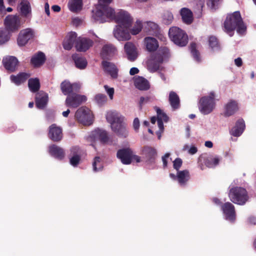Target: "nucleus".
Here are the masks:
<instances>
[{
    "mask_svg": "<svg viewBox=\"0 0 256 256\" xmlns=\"http://www.w3.org/2000/svg\"><path fill=\"white\" fill-rule=\"evenodd\" d=\"M135 86L140 90H146L150 88L148 81L142 76L136 78L134 80Z\"/></svg>",
    "mask_w": 256,
    "mask_h": 256,
    "instance_id": "c9c22d12",
    "label": "nucleus"
},
{
    "mask_svg": "<svg viewBox=\"0 0 256 256\" xmlns=\"http://www.w3.org/2000/svg\"><path fill=\"white\" fill-rule=\"evenodd\" d=\"M48 102V96L46 94L36 97V105L40 109H43L46 105Z\"/></svg>",
    "mask_w": 256,
    "mask_h": 256,
    "instance_id": "37998d69",
    "label": "nucleus"
},
{
    "mask_svg": "<svg viewBox=\"0 0 256 256\" xmlns=\"http://www.w3.org/2000/svg\"><path fill=\"white\" fill-rule=\"evenodd\" d=\"M104 89L108 94L110 98L112 100L114 94V88H109L107 85L104 86Z\"/></svg>",
    "mask_w": 256,
    "mask_h": 256,
    "instance_id": "6e6d98bb",
    "label": "nucleus"
},
{
    "mask_svg": "<svg viewBox=\"0 0 256 256\" xmlns=\"http://www.w3.org/2000/svg\"><path fill=\"white\" fill-rule=\"evenodd\" d=\"M4 24L6 29L8 32H14L20 26V20L19 16L14 15H8L4 19Z\"/></svg>",
    "mask_w": 256,
    "mask_h": 256,
    "instance_id": "4468645a",
    "label": "nucleus"
},
{
    "mask_svg": "<svg viewBox=\"0 0 256 256\" xmlns=\"http://www.w3.org/2000/svg\"><path fill=\"white\" fill-rule=\"evenodd\" d=\"M234 64L238 67H240L242 64V61L240 58H238L234 60Z\"/></svg>",
    "mask_w": 256,
    "mask_h": 256,
    "instance_id": "0e129e2a",
    "label": "nucleus"
},
{
    "mask_svg": "<svg viewBox=\"0 0 256 256\" xmlns=\"http://www.w3.org/2000/svg\"><path fill=\"white\" fill-rule=\"evenodd\" d=\"M48 136L52 141L59 142L63 138L62 130L56 124H52L48 128Z\"/></svg>",
    "mask_w": 256,
    "mask_h": 256,
    "instance_id": "2eb2a0df",
    "label": "nucleus"
},
{
    "mask_svg": "<svg viewBox=\"0 0 256 256\" xmlns=\"http://www.w3.org/2000/svg\"><path fill=\"white\" fill-rule=\"evenodd\" d=\"M34 36V32L33 30L27 28L22 30L19 32L17 43L19 46H25L30 40L33 39Z\"/></svg>",
    "mask_w": 256,
    "mask_h": 256,
    "instance_id": "f8f14e48",
    "label": "nucleus"
},
{
    "mask_svg": "<svg viewBox=\"0 0 256 256\" xmlns=\"http://www.w3.org/2000/svg\"><path fill=\"white\" fill-rule=\"evenodd\" d=\"M170 154L169 153H166L162 157V160L163 162V167L164 168H166L168 166V160L167 159L170 156Z\"/></svg>",
    "mask_w": 256,
    "mask_h": 256,
    "instance_id": "4d7b16f0",
    "label": "nucleus"
},
{
    "mask_svg": "<svg viewBox=\"0 0 256 256\" xmlns=\"http://www.w3.org/2000/svg\"><path fill=\"white\" fill-rule=\"evenodd\" d=\"M30 76L29 72H20L17 74L10 75V78L12 82L16 86L24 83Z\"/></svg>",
    "mask_w": 256,
    "mask_h": 256,
    "instance_id": "393cba45",
    "label": "nucleus"
},
{
    "mask_svg": "<svg viewBox=\"0 0 256 256\" xmlns=\"http://www.w3.org/2000/svg\"><path fill=\"white\" fill-rule=\"evenodd\" d=\"M72 58L77 68L82 70L84 69L87 66L88 62L86 59L78 54H72Z\"/></svg>",
    "mask_w": 256,
    "mask_h": 256,
    "instance_id": "4c0bfd02",
    "label": "nucleus"
},
{
    "mask_svg": "<svg viewBox=\"0 0 256 256\" xmlns=\"http://www.w3.org/2000/svg\"><path fill=\"white\" fill-rule=\"evenodd\" d=\"M246 128L244 121L242 118L238 119L236 122L235 126L231 129L230 134L234 136H240Z\"/></svg>",
    "mask_w": 256,
    "mask_h": 256,
    "instance_id": "c85d7f7f",
    "label": "nucleus"
},
{
    "mask_svg": "<svg viewBox=\"0 0 256 256\" xmlns=\"http://www.w3.org/2000/svg\"><path fill=\"white\" fill-rule=\"evenodd\" d=\"M228 196L234 203L244 205L248 200V196L246 190L240 186H235L230 189Z\"/></svg>",
    "mask_w": 256,
    "mask_h": 256,
    "instance_id": "39448f33",
    "label": "nucleus"
},
{
    "mask_svg": "<svg viewBox=\"0 0 256 256\" xmlns=\"http://www.w3.org/2000/svg\"><path fill=\"white\" fill-rule=\"evenodd\" d=\"M156 111L157 113V120H161L162 121H163L165 122H166L168 121V116L166 115V113L163 112L160 108H157L156 109Z\"/></svg>",
    "mask_w": 256,
    "mask_h": 256,
    "instance_id": "de8ad7c7",
    "label": "nucleus"
},
{
    "mask_svg": "<svg viewBox=\"0 0 256 256\" xmlns=\"http://www.w3.org/2000/svg\"><path fill=\"white\" fill-rule=\"evenodd\" d=\"M60 89L64 95L68 96L74 92H78L80 86L78 84H71L69 81L64 80L60 84Z\"/></svg>",
    "mask_w": 256,
    "mask_h": 256,
    "instance_id": "f3484780",
    "label": "nucleus"
},
{
    "mask_svg": "<svg viewBox=\"0 0 256 256\" xmlns=\"http://www.w3.org/2000/svg\"><path fill=\"white\" fill-rule=\"evenodd\" d=\"M182 161L180 158H176L173 162L174 168L178 171H179V169L182 165Z\"/></svg>",
    "mask_w": 256,
    "mask_h": 256,
    "instance_id": "5fc2aeb1",
    "label": "nucleus"
},
{
    "mask_svg": "<svg viewBox=\"0 0 256 256\" xmlns=\"http://www.w3.org/2000/svg\"><path fill=\"white\" fill-rule=\"evenodd\" d=\"M87 100L86 96L76 94V92L67 96L65 104L66 106L76 108Z\"/></svg>",
    "mask_w": 256,
    "mask_h": 256,
    "instance_id": "9b49d317",
    "label": "nucleus"
},
{
    "mask_svg": "<svg viewBox=\"0 0 256 256\" xmlns=\"http://www.w3.org/2000/svg\"><path fill=\"white\" fill-rule=\"evenodd\" d=\"M224 30L230 36L234 34V30L240 34H243L246 31V26L239 11L228 14L223 24Z\"/></svg>",
    "mask_w": 256,
    "mask_h": 256,
    "instance_id": "f257e3e1",
    "label": "nucleus"
},
{
    "mask_svg": "<svg viewBox=\"0 0 256 256\" xmlns=\"http://www.w3.org/2000/svg\"><path fill=\"white\" fill-rule=\"evenodd\" d=\"M130 28L122 26H117L114 30V37L118 40H128L130 38Z\"/></svg>",
    "mask_w": 256,
    "mask_h": 256,
    "instance_id": "dca6fc26",
    "label": "nucleus"
},
{
    "mask_svg": "<svg viewBox=\"0 0 256 256\" xmlns=\"http://www.w3.org/2000/svg\"><path fill=\"white\" fill-rule=\"evenodd\" d=\"M168 34L171 40L180 46H186L188 42V36L184 31L178 27L170 28Z\"/></svg>",
    "mask_w": 256,
    "mask_h": 256,
    "instance_id": "423d86ee",
    "label": "nucleus"
},
{
    "mask_svg": "<svg viewBox=\"0 0 256 256\" xmlns=\"http://www.w3.org/2000/svg\"><path fill=\"white\" fill-rule=\"evenodd\" d=\"M140 154L148 164L155 163L158 153L154 148L148 146H144L142 148Z\"/></svg>",
    "mask_w": 256,
    "mask_h": 256,
    "instance_id": "9d476101",
    "label": "nucleus"
},
{
    "mask_svg": "<svg viewBox=\"0 0 256 256\" xmlns=\"http://www.w3.org/2000/svg\"><path fill=\"white\" fill-rule=\"evenodd\" d=\"M28 86L32 92H38L40 87L39 79L36 78L28 79Z\"/></svg>",
    "mask_w": 256,
    "mask_h": 256,
    "instance_id": "a19ab883",
    "label": "nucleus"
},
{
    "mask_svg": "<svg viewBox=\"0 0 256 256\" xmlns=\"http://www.w3.org/2000/svg\"><path fill=\"white\" fill-rule=\"evenodd\" d=\"M118 26L130 28L132 23V18L126 11L120 10L116 14L114 20Z\"/></svg>",
    "mask_w": 256,
    "mask_h": 256,
    "instance_id": "ddd939ff",
    "label": "nucleus"
},
{
    "mask_svg": "<svg viewBox=\"0 0 256 256\" xmlns=\"http://www.w3.org/2000/svg\"><path fill=\"white\" fill-rule=\"evenodd\" d=\"M94 44L93 41L88 38L79 37L76 42V48L79 52H86Z\"/></svg>",
    "mask_w": 256,
    "mask_h": 256,
    "instance_id": "6ab92c4d",
    "label": "nucleus"
},
{
    "mask_svg": "<svg viewBox=\"0 0 256 256\" xmlns=\"http://www.w3.org/2000/svg\"><path fill=\"white\" fill-rule=\"evenodd\" d=\"M133 127L134 130L138 132L140 127V120L138 118L134 119L133 122Z\"/></svg>",
    "mask_w": 256,
    "mask_h": 256,
    "instance_id": "13d9d810",
    "label": "nucleus"
},
{
    "mask_svg": "<svg viewBox=\"0 0 256 256\" xmlns=\"http://www.w3.org/2000/svg\"><path fill=\"white\" fill-rule=\"evenodd\" d=\"M102 64L104 70L110 74L112 78L116 79L118 78V69L114 64L107 61H102Z\"/></svg>",
    "mask_w": 256,
    "mask_h": 256,
    "instance_id": "c756f323",
    "label": "nucleus"
},
{
    "mask_svg": "<svg viewBox=\"0 0 256 256\" xmlns=\"http://www.w3.org/2000/svg\"><path fill=\"white\" fill-rule=\"evenodd\" d=\"M168 101L173 110H176L180 107V100L177 94L171 91L169 94Z\"/></svg>",
    "mask_w": 256,
    "mask_h": 256,
    "instance_id": "e433bc0d",
    "label": "nucleus"
},
{
    "mask_svg": "<svg viewBox=\"0 0 256 256\" xmlns=\"http://www.w3.org/2000/svg\"><path fill=\"white\" fill-rule=\"evenodd\" d=\"M11 36L10 32L6 28H0V45H3L8 42Z\"/></svg>",
    "mask_w": 256,
    "mask_h": 256,
    "instance_id": "79ce46f5",
    "label": "nucleus"
},
{
    "mask_svg": "<svg viewBox=\"0 0 256 256\" xmlns=\"http://www.w3.org/2000/svg\"><path fill=\"white\" fill-rule=\"evenodd\" d=\"M48 152L52 156L59 160H63L65 156L64 150L54 144L49 146Z\"/></svg>",
    "mask_w": 256,
    "mask_h": 256,
    "instance_id": "bb28decb",
    "label": "nucleus"
},
{
    "mask_svg": "<svg viewBox=\"0 0 256 256\" xmlns=\"http://www.w3.org/2000/svg\"><path fill=\"white\" fill-rule=\"evenodd\" d=\"M150 98L149 97L144 98L143 96H141L140 98V102H139L140 106L142 108V105L144 103L147 102H148L150 100Z\"/></svg>",
    "mask_w": 256,
    "mask_h": 256,
    "instance_id": "052dcab7",
    "label": "nucleus"
},
{
    "mask_svg": "<svg viewBox=\"0 0 256 256\" xmlns=\"http://www.w3.org/2000/svg\"><path fill=\"white\" fill-rule=\"evenodd\" d=\"M190 50L194 59L198 62L200 61V54L196 49V44L192 42L190 46Z\"/></svg>",
    "mask_w": 256,
    "mask_h": 256,
    "instance_id": "a18cd8bd",
    "label": "nucleus"
},
{
    "mask_svg": "<svg viewBox=\"0 0 256 256\" xmlns=\"http://www.w3.org/2000/svg\"><path fill=\"white\" fill-rule=\"evenodd\" d=\"M142 28V23L140 21H136L133 28L130 30V33L132 35L138 34Z\"/></svg>",
    "mask_w": 256,
    "mask_h": 256,
    "instance_id": "8fccbe9b",
    "label": "nucleus"
},
{
    "mask_svg": "<svg viewBox=\"0 0 256 256\" xmlns=\"http://www.w3.org/2000/svg\"><path fill=\"white\" fill-rule=\"evenodd\" d=\"M114 10L109 5L98 4L92 10V19L95 22L104 23L114 20L116 15Z\"/></svg>",
    "mask_w": 256,
    "mask_h": 256,
    "instance_id": "7ed1b4c3",
    "label": "nucleus"
},
{
    "mask_svg": "<svg viewBox=\"0 0 256 256\" xmlns=\"http://www.w3.org/2000/svg\"><path fill=\"white\" fill-rule=\"evenodd\" d=\"M157 121L158 125L160 130L162 131L164 129L163 121H162L161 120H157Z\"/></svg>",
    "mask_w": 256,
    "mask_h": 256,
    "instance_id": "774afa93",
    "label": "nucleus"
},
{
    "mask_svg": "<svg viewBox=\"0 0 256 256\" xmlns=\"http://www.w3.org/2000/svg\"><path fill=\"white\" fill-rule=\"evenodd\" d=\"M140 157L138 156L133 154V152L132 154V160L136 161V162H140Z\"/></svg>",
    "mask_w": 256,
    "mask_h": 256,
    "instance_id": "e2e57ef3",
    "label": "nucleus"
},
{
    "mask_svg": "<svg viewBox=\"0 0 256 256\" xmlns=\"http://www.w3.org/2000/svg\"><path fill=\"white\" fill-rule=\"evenodd\" d=\"M75 117L78 121L84 125H90L92 122V116L90 110L87 108L82 106L76 112Z\"/></svg>",
    "mask_w": 256,
    "mask_h": 256,
    "instance_id": "6e6552de",
    "label": "nucleus"
},
{
    "mask_svg": "<svg viewBox=\"0 0 256 256\" xmlns=\"http://www.w3.org/2000/svg\"><path fill=\"white\" fill-rule=\"evenodd\" d=\"M95 100L99 104H102L106 102L107 98L104 94H98L95 96Z\"/></svg>",
    "mask_w": 256,
    "mask_h": 256,
    "instance_id": "603ef678",
    "label": "nucleus"
},
{
    "mask_svg": "<svg viewBox=\"0 0 256 256\" xmlns=\"http://www.w3.org/2000/svg\"><path fill=\"white\" fill-rule=\"evenodd\" d=\"M20 12L22 15L26 17L31 12V7L29 2H24L20 3Z\"/></svg>",
    "mask_w": 256,
    "mask_h": 256,
    "instance_id": "c03bdc74",
    "label": "nucleus"
},
{
    "mask_svg": "<svg viewBox=\"0 0 256 256\" xmlns=\"http://www.w3.org/2000/svg\"><path fill=\"white\" fill-rule=\"evenodd\" d=\"M139 72V70L138 68H130V74L131 75V76H134L136 74H138Z\"/></svg>",
    "mask_w": 256,
    "mask_h": 256,
    "instance_id": "69168bd1",
    "label": "nucleus"
},
{
    "mask_svg": "<svg viewBox=\"0 0 256 256\" xmlns=\"http://www.w3.org/2000/svg\"><path fill=\"white\" fill-rule=\"evenodd\" d=\"M222 209L226 219L234 222L236 219V212L234 206L230 202H226L222 206Z\"/></svg>",
    "mask_w": 256,
    "mask_h": 256,
    "instance_id": "5701e85b",
    "label": "nucleus"
},
{
    "mask_svg": "<svg viewBox=\"0 0 256 256\" xmlns=\"http://www.w3.org/2000/svg\"><path fill=\"white\" fill-rule=\"evenodd\" d=\"M18 63V59L13 56H8L2 59V64L4 68L10 72L16 71Z\"/></svg>",
    "mask_w": 256,
    "mask_h": 256,
    "instance_id": "4be33fe9",
    "label": "nucleus"
},
{
    "mask_svg": "<svg viewBox=\"0 0 256 256\" xmlns=\"http://www.w3.org/2000/svg\"><path fill=\"white\" fill-rule=\"evenodd\" d=\"M68 6L70 10L74 12L80 11L82 7V0H70Z\"/></svg>",
    "mask_w": 256,
    "mask_h": 256,
    "instance_id": "ea45409f",
    "label": "nucleus"
},
{
    "mask_svg": "<svg viewBox=\"0 0 256 256\" xmlns=\"http://www.w3.org/2000/svg\"><path fill=\"white\" fill-rule=\"evenodd\" d=\"M124 48L128 60L132 62L135 60L138 56L135 44L132 42H126L124 44Z\"/></svg>",
    "mask_w": 256,
    "mask_h": 256,
    "instance_id": "a878e982",
    "label": "nucleus"
},
{
    "mask_svg": "<svg viewBox=\"0 0 256 256\" xmlns=\"http://www.w3.org/2000/svg\"><path fill=\"white\" fill-rule=\"evenodd\" d=\"M144 29L146 32H149L150 34H157L158 33V30L160 28L158 25L151 21H148L144 24Z\"/></svg>",
    "mask_w": 256,
    "mask_h": 256,
    "instance_id": "58836bf2",
    "label": "nucleus"
},
{
    "mask_svg": "<svg viewBox=\"0 0 256 256\" xmlns=\"http://www.w3.org/2000/svg\"><path fill=\"white\" fill-rule=\"evenodd\" d=\"M92 136L96 140H99L102 144H106L109 140V137L106 131L98 129L94 131Z\"/></svg>",
    "mask_w": 256,
    "mask_h": 256,
    "instance_id": "473e14b6",
    "label": "nucleus"
},
{
    "mask_svg": "<svg viewBox=\"0 0 256 256\" xmlns=\"http://www.w3.org/2000/svg\"><path fill=\"white\" fill-rule=\"evenodd\" d=\"M209 45L212 49H218L220 48V44L217 38L214 36H210L209 38Z\"/></svg>",
    "mask_w": 256,
    "mask_h": 256,
    "instance_id": "09e8293b",
    "label": "nucleus"
},
{
    "mask_svg": "<svg viewBox=\"0 0 256 256\" xmlns=\"http://www.w3.org/2000/svg\"><path fill=\"white\" fill-rule=\"evenodd\" d=\"M198 152V148L195 146H192L188 150V153L190 154H196Z\"/></svg>",
    "mask_w": 256,
    "mask_h": 256,
    "instance_id": "680f3d73",
    "label": "nucleus"
},
{
    "mask_svg": "<svg viewBox=\"0 0 256 256\" xmlns=\"http://www.w3.org/2000/svg\"><path fill=\"white\" fill-rule=\"evenodd\" d=\"M153 35H154L156 36L159 40H160L161 41H162L164 42H165L166 40V38L160 32V30H158V33L157 34H154Z\"/></svg>",
    "mask_w": 256,
    "mask_h": 256,
    "instance_id": "bf43d9fd",
    "label": "nucleus"
},
{
    "mask_svg": "<svg viewBox=\"0 0 256 256\" xmlns=\"http://www.w3.org/2000/svg\"><path fill=\"white\" fill-rule=\"evenodd\" d=\"M239 110L237 101L230 100L224 106V116L230 117L234 114Z\"/></svg>",
    "mask_w": 256,
    "mask_h": 256,
    "instance_id": "412c9836",
    "label": "nucleus"
},
{
    "mask_svg": "<svg viewBox=\"0 0 256 256\" xmlns=\"http://www.w3.org/2000/svg\"><path fill=\"white\" fill-rule=\"evenodd\" d=\"M170 176L173 180H177L180 186H184L190 179V173L187 170H179L177 172L176 175L170 173Z\"/></svg>",
    "mask_w": 256,
    "mask_h": 256,
    "instance_id": "aec40b11",
    "label": "nucleus"
},
{
    "mask_svg": "<svg viewBox=\"0 0 256 256\" xmlns=\"http://www.w3.org/2000/svg\"><path fill=\"white\" fill-rule=\"evenodd\" d=\"M144 42L146 50L149 52H154L156 51L159 46L158 40L152 37H146L144 38Z\"/></svg>",
    "mask_w": 256,
    "mask_h": 256,
    "instance_id": "7c9ffc66",
    "label": "nucleus"
},
{
    "mask_svg": "<svg viewBox=\"0 0 256 256\" xmlns=\"http://www.w3.org/2000/svg\"><path fill=\"white\" fill-rule=\"evenodd\" d=\"M93 170L94 172L101 170L102 168L100 163V156H96L92 163Z\"/></svg>",
    "mask_w": 256,
    "mask_h": 256,
    "instance_id": "3c124183",
    "label": "nucleus"
},
{
    "mask_svg": "<svg viewBox=\"0 0 256 256\" xmlns=\"http://www.w3.org/2000/svg\"><path fill=\"white\" fill-rule=\"evenodd\" d=\"M112 0H98V4L102 5H109Z\"/></svg>",
    "mask_w": 256,
    "mask_h": 256,
    "instance_id": "338daca9",
    "label": "nucleus"
},
{
    "mask_svg": "<svg viewBox=\"0 0 256 256\" xmlns=\"http://www.w3.org/2000/svg\"><path fill=\"white\" fill-rule=\"evenodd\" d=\"M219 162L220 158L218 156L204 154L198 158V165L201 170H204V166L209 168H214L218 164Z\"/></svg>",
    "mask_w": 256,
    "mask_h": 256,
    "instance_id": "1a4fd4ad",
    "label": "nucleus"
},
{
    "mask_svg": "<svg viewBox=\"0 0 256 256\" xmlns=\"http://www.w3.org/2000/svg\"><path fill=\"white\" fill-rule=\"evenodd\" d=\"M132 151L130 148H124L118 150L117 158L124 164H130L132 162Z\"/></svg>",
    "mask_w": 256,
    "mask_h": 256,
    "instance_id": "a211bd4d",
    "label": "nucleus"
},
{
    "mask_svg": "<svg viewBox=\"0 0 256 256\" xmlns=\"http://www.w3.org/2000/svg\"><path fill=\"white\" fill-rule=\"evenodd\" d=\"M77 34L75 32H70L67 35L66 40L63 42V47L66 50H70L73 46L74 42L76 41Z\"/></svg>",
    "mask_w": 256,
    "mask_h": 256,
    "instance_id": "2f4dec72",
    "label": "nucleus"
},
{
    "mask_svg": "<svg viewBox=\"0 0 256 256\" xmlns=\"http://www.w3.org/2000/svg\"><path fill=\"white\" fill-rule=\"evenodd\" d=\"M46 60V56L42 52H38L32 56L30 64L34 68H38L42 66Z\"/></svg>",
    "mask_w": 256,
    "mask_h": 256,
    "instance_id": "b1692460",
    "label": "nucleus"
},
{
    "mask_svg": "<svg viewBox=\"0 0 256 256\" xmlns=\"http://www.w3.org/2000/svg\"><path fill=\"white\" fill-rule=\"evenodd\" d=\"M106 119L110 124L112 130L118 136L123 138L128 136V131L126 124L124 122L123 116L116 112H108L106 114Z\"/></svg>",
    "mask_w": 256,
    "mask_h": 256,
    "instance_id": "f03ea898",
    "label": "nucleus"
},
{
    "mask_svg": "<svg viewBox=\"0 0 256 256\" xmlns=\"http://www.w3.org/2000/svg\"><path fill=\"white\" fill-rule=\"evenodd\" d=\"M170 56V50L166 46H161L152 56L151 60L148 64V69L151 72H155L159 70L160 65L164 61Z\"/></svg>",
    "mask_w": 256,
    "mask_h": 256,
    "instance_id": "20e7f679",
    "label": "nucleus"
},
{
    "mask_svg": "<svg viewBox=\"0 0 256 256\" xmlns=\"http://www.w3.org/2000/svg\"><path fill=\"white\" fill-rule=\"evenodd\" d=\"M116 51V48L112 44H106L102 48L100 55L103 59H110Z\"/></svg>",
    "mask_w": 256,
    "mask_h": 256,
    "instance_id": "f704fd0d",
    "label": "nucleus"
},
{
    "mask_svg": "<svg viewBox=\"0 0 256 256\" xmlns=\"http://www.w3.org/2000/svg\"><path fill=\"white\" fill-rule=\"evenodd\" d=\"M174 20V16L172 13L169 11L165 12L162 16V22L164 24L168 25L170 24Z\"/></svg>",
    "mask_w": 256,
    "mask_h": 256,
    "instance_id": "49530a36",
    "label": "nucleus"
},
{
    "mask_svg": "<svg viewBox=\"0 0 256 256\" xmlns=\"http://www.w3.org/2000/svg\"><path fill=\"white\" fill-rule=\"evenodd\" d=\"M222 0H207V6L211 9H216V7L217 6Z\"/></svg>",
    "mask_w": 256,
    "mask_h": 256,
    "instance_id": "864d4df0",
    "label": "nucleus"
},
{
    "mask_svg": "<svg viewBox=\"0 0 256 256\" xmlns=\"http://www.w3.org/2000/svg\"><path fill=\"white\" fill-rule=\"evenodd\" d=\"M70 162L73 166H77L79 164L81 156L80 148L78 146L72 147L70 150Z\"/></svg>",
    "mask_w": 256,
    "mask_h": 256,
    "instance_id": "cd10ccee",
    "label": "nucleus"
},
{
    "mask_svg": "<svg viewBox=\"0 0 256 256\" xmlns=\"http://www.w3.org/2000/svg\"><path fill=\"white\" fill-rule=\"evenodd\" d=\"M215 94L214 92H210L208 96L202 97L199 102V110L204 114L210 113L215 106Z\"/></svg>",
    "mask_w": 256,
    "mask_h": 256,
    "instance_id": "0eeeda50",
    "label": "nucleus"
},
{
    "mask_svg": "<svg viewBox=\"0 0 256 256\" xmlns=\"http://www.w3.org/2000/svg\"><path fill=\"white\" fill-rule=\"evenodd\" d=\"M180 14L182 22L187 24H191L194 20L192 12L186 8H183L180 10Z\"/></svg>",
    "mask_w": 256,
    "mask_h": 256,
    "instance_id": "72a5a7b5",
    "label": "nucleus"
}]
</instances>
